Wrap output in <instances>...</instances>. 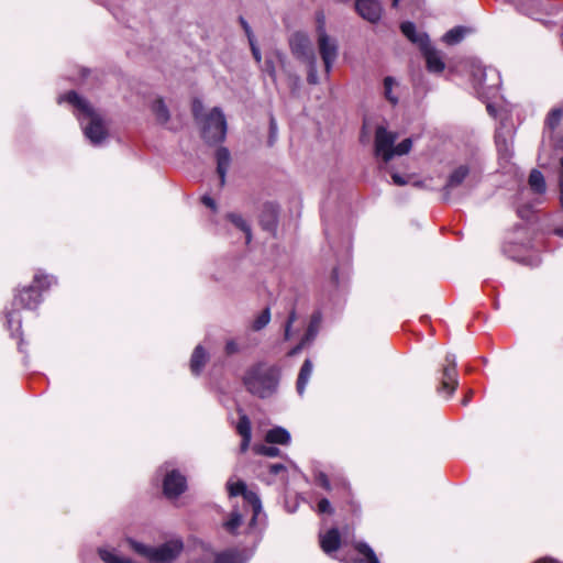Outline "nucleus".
I'll use <instances>...</instances> for the list:
<instances>
[{
	"label": "nucleus",
	"mask_w": 563,
	"mask_h": 563,
	"mask_svg": "<svg viewBox=\"0 0 563 563\" xmlns=\"http://www.w3.org/2000/svg\"><path fill=\"white\" fill-rule=\"evenodd\" d=\"M244 31H245V33H246V35H247V37H249V40H250V38H253V34H252V31H251V27H250V26H247V29H244Z\"/></svg>",
	"instance_id": "obj_50"
},
{
	"label": "nucleus",
	"mask_w": 563,
	"mask_h": 563,
	"mask_svg": "<svg viewBox=\"0 0 563 563\" xmlns=\"http://www.w3.org/2000/svg\"><path fill=\"white\" fill-rule=\"evenodd\" d=\"M263 229L274 231L277 223V210L273 205L265 206L264 213L261 219Z\"/></svg>",
	"instance_id": "obj_24"
},
{
	"label": "nucleus",
	"mask_w": 563,
	"mask_h": 563,
	"mask_svg": "<svg viewBox=\"0 0 563 563\" xmlns=\"http://www.w3.org/2000/svg\"><path fill=\"white\" fill-rule=\"evenodd\" d=\"M54 282L53 276L36 274L33 285L24 287L19 295L14 297L13 306L25 309L36 308L41 302L40 290L47 289Z\"/></svg>",
	"instance_id": "obj_9"
},
{
	"label": "nucleus",
	"mask_w": 563,
	"mask_h": 563,
	"mask_svg": "<svg viewBox=\"0 0 563 563\" xmlns=\"http://www.w3.org/2000/svg\"><path fill=\"white\" fill-rule=\"evenodd\" d=\"M7 324H8V329L10 330L12 335H14L15 332L18 333L21 329L20 314L14 310L8 311L7 312Z\"/></svg>",
	"instance_id": "obj_33"
},
{
	"label": "nucleus",
	"mask_w": 563,
	"mask_h": 563,
	"mask_svg": "<svg viewBox=\"0 0 563 563\" xmlns=\"http://www.w3.org/2000/svg\"><path fill=\"white\" fill-rule=\"evenodd\" d=\"M558 179L560 187V203L563 209V156L559 161Z\"/></svg>",
	"instance_id": "obj_39"
},
{
	"label": "nucleus",
	"mask_w": 563,
	"mask_h": 563,
	"mask_svg": "<svg viewBox=\"0 0 563 563\" xmlns=\"http://www.w3.org/2000/svg\"><path fill=\"white\" fill-rule=\"evenodd\" d=\"M66 101L78 110L85 136L93 144L99 145L108 136V130L101 115L75 91L62 96L58 102Z\"/></svg>",
	"instance_id": "obj_1"
},
{
	"label": "nucleus",
	"mask_w": 563,
	"mask_h": 563,
	"mask_svg": "<svg viewBox=\"0 0 563 563\" xmlns=\"http://www.w3.org/2000/svg\"><path fill=\"white\" fill-rule=\"evenodd\" d=\"M250 45H251V51H252V54H253V57L254 59L257 62V63H261L262 62V55H261V51L260 48L257 47L254 38H250Z\"/></svg>",
	"instance_id": "obj_45"
},
{
	"label": "nucleus",
	"mask_w": 563,
	"mask_h": 563,
	"mask_svg": "<svg viewBox=\"0 0 563 563\" xmlns=\"http://www.w3.org/2000/svg\"><path fill=\"white\" fill-rule=\"evenodd\" d=\"M265 440L268 443L287 444L290 441V434L286 429L276 427L266 433Z\"/></svg>",
	"instance_id": "obj_22"
},
{
	"label": "nucleus",
	"mask_w": 563,
	"mask_h": 563,
	"mask_svg": "<svg viewBox=\"0 0 563 563\" xmlns=\"http://www.w3.org/2000/svg\"><path fill=\"white\" fill-rule=\"evenodd\" d=\"M308 341L309 340H306V338H303L302 341L289 352V355L292 356V355H296L297 353H299L301 351V349L303 347V345L306 344V342H308Z\"/></svg>",
	"instance_id": "obj_47"
},
{
	"label": "nucleus",
	"mask_w": 563,
	"mask_h": 563,
	"mask_svg": "<svg viewBox=\"0 0 563 563\" xmlns=\"http://www.w3.org/2000/svg\"><path fill=\"white\" fill-rule=\"evenodd\" d=\"M312 362L310 360H306L299 371L298 379H297V391L299 395H302L306 386L312 374Z\"/></svg>",
	"instance_id": "obj_20"
},
{
	"label": "nucleus",
	"mask_w": 563,
	"mask_h": 563,
	"mask_svg": "<svg viewBox=\"0 0 563 563\" xmlns=\"http://www.w3.org/2000/svg\"><path fill=\"white\" fill-rule=\"evenodd\" d=\"M279 378V367L266 363H257L245 373L243 382L252 395L267 398L276 393Z\"/></svg>",
	"instance_id": "obj_3"
},
{
	"label": "nucleus",
	"mask_w": 563,
	"mask_h": 563,
	"mask_svg": "<svg viewBox=\"0 0 563 563\" xmlns=\"http://www.w3.org/2000/svg\"><path fill=\"white\" fill-rule=\"evenodd\" d=\"M227 488L230 497H236L241 495L243 497V511L233 509L230 518L224 521L223 527L230 533H235L236 529L242 525L244 512L251 510L252 518L250 526L254 527L257 517L262 512V503L256 493L247 490L246 484L242 481L232 482L231 479L227 483Z\"/></svg>",
	"instance_id": "obj_2"
},
{
	"label": "nucleus",
	"mask_w": 563,
	"mask_h": 563,
	"mask_svg": "<svg viewBox=\"0 0 563 563\" xmlns=\"http://www.w3.org/2000/svg\"><path fill=\"white\" fill-rule=\"evenodd\" d=\"M471 75L477 92L487 97L497 92L500 85L498 71L493 67H485L479 62L471 64Z\"/></svg>",
	"instance_id": "obj_8"
},
{
	"label": "nucleus",
	"mask_w": 563,
	"mask_h": 563,
	"mask_svg": "<svg viewBox=\"0 0 563 563\" xmlns=\"http://www.w3.org/2000/svg\"><path fill=\"white\" fill-rule=\"evenodd\" d=\"M296 311L292 310L290 313H289V317H288V320H287V323L285 325V339L288 340L290 338V328H291V324L296 321Z\"/></svg>",
	"instance_id": "obj_44"
},
{
	"label": "nucleus",
	"mask_w": 563,
	"mask_h": 563,
	"mask_svg": "<svg viewBox=\"0 0 563 563\" xmlns=\"http://www.w3.org/2000/svg\"><path fill=\"white\" fill-rule=\"evenodd\" d=\"M242 553L238 550L230 549L216 555L214 563H242Z\"/></svg>",
	"instance_id": "obj_26"
},
{
	"label": "nucleus",
	"mask_w": 563,
	"mask_h": 563,
	"mask_svg": "<svg viewBox=\"0 0 563 563\" xmlns=\"http://www.w3.org/2000/svg\"><path fill=\"white\" fill-rule=\"evenodd\" d=\"M355 9L363 19L372 23L377 22L382 15V7L377 0H356Z\"/></svg>",
	"instance_id": "obj_14"
},
{
	"label": "nucleus",
	"mask_w": 563,
	"mask_h": 563,
	"mask_svg": "<svg viewBox=\"0 0 563 563\" xmlns=\"http://www.w3.org/2000/svg\"><path fill=\"white\" fill-rule=\"evenodd\" d=\"M445 365L442 369L441 391H445L451 396L457 386L456 357L454 354L445 356Z\"/></svg>",
	"instance_id": "obj_12"
},
{
	"label": "nucleus",
	"mask_w": 563,
	"mask_h": 563,
	"mask_svg": "<svg viewBox=\"0 0 563 563\" xmlns=\"http://www.w3.org/2000/svg\"><path fill=\"white\" fill-rule=\"evenodd\" d=\"M398 84L397 81L390 77L387 76L384 79V95L385 98L391 103L396 104L398 102V96L394 93V87H396Z\"/></svg>",
	"instance_id": "obj_31"
},
{
	"label": "nucleus",
	"mask_w": 563,
	"mask_h": 563,
	"mask_svg": "<svg viewBox=\"0 0 563 563\" xmlns=\"http://www.w3.org/2000/svg\"><path fill=\"white\" fill-rule=\"evenodd\" d=\"M529 186L537 194L545 192V179L541 172L533 169L529 175Z\"/></svg>",
	"instance_id": "obj_25"
},
{
	"label": "nucleus",
	"mask_w": 563,
	"mask_h": 563,
	"mask_svg": "<svg viewBox=\"0 0 563 563\" xmlns=\"http://www.w3.org/2000/svg\"><path fill=\"white\" fill-rule=\"evenodd\" d=\"M271 321V310L269 308H265L253 321L252 329L254 331H260L264 329Z\"/></svg>",
	"instance_id": "obj_34"
},
{
	"label": "nucleus",
	"mask_w": 563,
	"mask_h": 563,
	"mask_svg": "<svg viewBox=\"0 0 563 563\" xmlns=\"http://www.w3.org/2000/svg\"><path fill=\"white\" fill-rule=\"evenodd\" d=\"M240 20H241V23H242L243 29H247V26H250V25L247 24V22H246L243 18H241Z\"/></svg>",
	"instance_id": "obj_52"
},
{
	"label": "nucleus",
	"mask_w": 563,
	"mask_h": 563,
	"mask_svg": "<svg viewBox=\"0 0 563 563\" xmlns=\"http://www.w3.org/2000/svg\"><path fill=\"white\" fill-rule=\"evenodd\" d=\"M470 401V396H465L464 400H463V405H467Z\"/></svg>",
	"instance_id": "obj_54"
},
{
	"label": "nucleus",
	"mask_w": 563,
	"mask_h": 563,
	"mask_svg": "<svg viewBox=\"0 0 563 563\" xmlns=\"http://www.w3.org/2000/svg\"><path fill=\"white\" fill-rule=\"evenodd\" d=\"M99 555L104 563H131L130 559L118 555L114 550L99 549Z\"/></svg>",
	"instance_id": "obj_30"
},
{
	"label": "nucleus",
	"mask_w": 563,
	"mask_h": 563,
	"mask_svg": "<svg viewBox=\"0 0 563 563\" xmlns=\"http://www.w3.org/2000/svg\"><path fill=\"white\" fill-rule=\"evenodd\" d=\"M186 487L187 481L184 475L176 470L167 472L163 483V489L166 497L176 498L185 492Z\"/></svg>",
	"instance_id": "obj_13"
},
{
	"label": "nucleus",
	"mask_w": 563,
	"mask_h": 563,
	"mask_svg": "<svg viewBox=\"0 0 563 563\" xmlns=\"http://www.w3.org/2000/svg\"><path fill=\"white\" fill-rule=\"evenodd\" d=\"M318 512L319 514H332L333 512V508L327 498H322L318 503Z\"/></svg>",
	"instance_id": "obj_40"
},
{
	"label": "nucleus",
	"mask_w": 563,
	"mask_h": 563,
	"mask_svg": "<svg viewBox=\"0 0 563 563\" xmlns=\"http://www.w3.org/2000/svg\"><path fill=\"white\" fill-rule=\"evenodd\" d=\"M217 173L220 178V186L225 184V176L231 163V155L228 148L220 147L216 152Z\"/></svg>",
	"instance_id": "obj_17"
},
{
	"label": "nucleus",
	"mask_w": 563,
	"mask_h": 563,
	"mask_svg": "<svg viewBox=\"0 0 563 563\" xmlns=\"http://www.w3.org/2000/svg\"><path fill=\"white\" fill-rule=\"evenodd\" d=\"M398 134L388 131L384 126H377L374 140L375 156L380 158L387 165L395 156L406 155L412 147V140L405 139L399 144L395 145Z\"/></svg>",
	"instance_id": "obj_4"
},
{
	"label": "nucleus",
	"mask_w": 563,
	"mask_h": 563,
	"mask_svg": "<svg viewBox=\"0 0 563 563\" xmlns=\"http://www.w3.org/2000/svg\"><path fill=\"white\" fill-rule=\"evenodd\" d=\"M355 549L360 554L364 555L367 563H379L375 552L367 543L357 542Z\"/></svg>",
	"instance_id": "obj_32"
},
{
	"label": "nucleus",
	"mask_w": 563,
	"mask_h": 563,
	"mask_svg": "<svg viewBox=\"0 0 563 563\" xmlns=\"http://www.w3.org/2000/svg\"><path fill=\"white\" fill-rule=\"evenodd\" d=\"M413 185L417 187H420V186H422V181H416Z\"/></svg>",
	"instance_id": "obj_55"
},
{
	"label": "nucleus",
	"mask_w": 563,
	"mask_h": 563,
	"mask_svg": "<svg viewBox=\"0 0 563 563\" xmlns=\"http://www.w3.org/2000/svg\"><path fill=\"white\" fill-rule=\"evenodd\" d=\"M309 66V73L307 80L311 85L318 84V74H317V60L313 63H306Z\"/></svg>",
	"instance_id": "obj_38"
},
{
	"label": "nucleus",
	"mask_w": 563,
	"mask_h": 563,
	"mask_svg": "<svg viewBox=\"0 0 563 563\" xmlns=\"http://www.w3.org/2000/svg\"><path fill=\"white\" fill-rule=\"evenodd\" d=\"M202 202H203L207 207H209V208H211V209H216V201H214L211 197H209V196H203V197H202Z\"/></svg>",
	"instance_id": "obj_49"
},
{
	"label": "nucleus",
	"mask_w": 563,
	"mask_h": 563,
	"mask_svg": "<svg viewBox=\"0 0 563 563\" xmlns=\"http://www.w3.org/2000/svg\"><path fill=\"white\" fill-rule=\"evenodd\" d=\"M465 33H466V29L465 27L456 26V27H453L450 31H448L443 35L442 40L448 45H454V44L460 43L464 38Z\"/></svg>",
	"instance_id": "obj_27"
},
{
	"label": "nucleus",
	"mask_w": 563,
	"mask_h": 563,
	"mask_svg": "<svg viewBox=\"0 0 563 563\" xmlns=\"http://www.w3.org/2000/svg\"><path fill=\"white\" fill-rule=\"evenodd\" d=\"M317 45L325 73L329 74L339 56V44L335 37L327 33L323 22H319L317 27Z\"/></svg>",
	"instance_id": "obj_10"
},
{
	"label": "nucleus",
	"mask_w": 563,
	"mask_h": 563,
	"mask_svg": "<svg viewBox=\"0 0 563 563\" xmlns=\"http://www.w3.org/2000/svg\"><path fill=\"white\" fill-rule=\"evenodd\" d=\"M487 110L489 113H493L494 112V109H493V106L492 104H487Z\"/></svg>",
	"instance_id": "obj_53"
},
{
	"label": "nucleus",
	"mask_w": 563,
	"mask_h": 563,
	"mask_svg": "<svg viewBox=\"0 0 563 563\" xmlns=\"http://www.w3.org/2000/svg\"><path fill=\"white\" fill-rule=\"evenodd\" d=\"M495 142L499 154L504 157L509 156L512 146L511 130L508 129L507 131H504V128H499L495 134Z\"/></svg>",
	"instance_id": "obj_16"
},
{
	"label": "nucleus",
	"mask_w": 563,
	"mask_h": 563,
	"mask_svg": "<svg viewBox=\"0 0 563 563\" xmlns=\"http://www.w3.org/2000/svg\"><path fill=\"white\" fill-rule=\"evenodd\" d=\"M399 0H393V5L396 7L398 4Z\"/></svg>",
	"instance_id": "obj_56"
},
{
	"label": "nucleus",
	"mask_w": 563,
	"mask_h": 563,
	"mask_svg": "<svg viewBox=\"0 0 563 563\" xmlns=\"http://www.w3.org/2000/svg\"><path fill=\"white\" fill-rule=\"evenodd\" d=\"M562 115H563L562 110H560V109H553V110L549 113V115H548V118H547V124H548L551 129H555V128L559 125V123H560V121H561V119H562Z\"/></svg>",
	"instance_id": "obj_36"
},
{
	"label": "nucleus",
	"mask_w": 563,
	"mask_h": 563,
	"mask_svg": "<svg viewBox=\"0 0 563 563\" xmlns=\"http://www.w3.org/2000/svg\"><path fill=\"white\" fill-rule=\"evenodd\" d=\"M285 56L280 52H275L274 54L266 57L264 65H263V71L267 74L274 81L276 80V67L275 62H278L279 64H284Z\"/></svg>",
	"instance_id": "obj_23"
},
{
	"label": "nucleus",
	"mask_w": 563,
	"mask_h": 563,
	"mask_svg": "<svg viewBox=\"0 0 563 563\" xmlns=\"http://www.w3.org/2000/svg\"><path fill=\"white\" fill-rule=\"evenodd\" d=\"M320 320H321L320 314L316 313V314L312 316L311 322H310V324L308 327V330H307V333L305 335L306 340L310 341V340H312L316 336L317 328H318V325L320 323Z\"/></svg>",
	"instance_id": "obj_35"
},
{
	"label": "nucleus",
	"mask_w": 563,
	"mask_h": 563,
	"mask_svg": "<svg viewBox=\"0 0 563 563\" xmlns=\"http://www.w3.org/2000/svg\"><path fill=\"white\" fill-rule=\"evenodd\" d=\"M228 219L242 232L245 233V240L246 243L251 242L252 234H251V228L249 223L239 214L236 213H229Z\"/></svg>",
	"instance_id": "obj_28"
},
{
	"label": "nucleus",
	"mask_w": 563,
	"mask_h": 563,
	"mask_svg": "<svg viewBox=\"0 0 563 563\" xmlns=\"http://www.w3.org/2000/svg\"><path fill=\"white\" fill-rule=\"evenodd\" d=\"M269 130H271V140H273L276 137V134H277V123L274 118L271 119Z\"/></svg>",
	"instance_id": "obj_48"
},
{
	"label": "nucleus",
	"mask_w": 563,
	"mask_h": 563,
	"mask_svg": "<svg viewBox=\"0 0 563 563\" xmlns=\"http://www.w3.org/2000/svg\"><path fill=\"white\" fill-rule=\"evenodd\" d=\"M256 452L262 454V455H266V456H277L279 454V449L276 448V446H266V445H261L256 449Z\"/></svg>",
	"instance_id": "obj_37"
},
{
	"label": "nucleus",
	"mask_w": 563,
	"mask_h": 563,
	"mask_svg": "<svg viewBox=\"0 0 563 563\" xmlns=\"http://www.w3.org/2000/svg\"><path fill=\"white\" fill-rule=\"evenodd\" d=\"M225 351L228 354H233V353L238 352V344L234 341L227 342Z\"/></svg>",
	"instance_id": "obj_46"
},
{
	"label": "nucleus",
	"mask_w": 563,
	"mask_h": 563,
	"mask_svg": "<svg viewBox=\"0 0 563 563\" xmlns=\"http://www.w3.org/2000/svg\"><path fill=\"white\" fill-rule=\"evenodd\" d=\"M132 549L146 558L151 563H172L183 551L180 539H172L159 547H147L136 541H130Z\"/></svg>",
	"instance_id": "obj_7"
},
{
	"label": "nucleus",
	"mask_w": 563,
	"mask_h": 563,
	"mask_svg": "<svg viewBox=\"0 0 563 563\" xmlns=\"http://www.w3.org/2000/svg\"><path fill=\"white\" fill-rule=\"evenodd\" d=\"M341 538L338 529L333 528L320 537V545L322 550L330 554L340 548Z\"/></svg>",
	"instance_id": "obj_18"
},
{
	"label": "nucleus",
	"mask_w": 563,
	"mask_h": 563,
	"mask_svg": "<svg viewBox=\"0 0 563 563\" xmlns=\"http://www.w3.org/2000/svg\"><path fill=\"white\" fill-rule=\"evenodd\" d=\"M555 234L563 238V227L555 229Z\"/></svg>",
	"instance_id": "obj_51"
},
{
	"label": "nucleus",
	"mask_w": 563,
	"mask_h": 563,
	"mask_svg": "<svg viewBox=\"0 0 563 563\" xmlns=\"http://www.w3.org/2000/svg\"><path fill=\"white\" fill-rule=\"evenodd\" d=\"M267 468L271 474L278 475L280 473H286V466L282 463H272L267 465Z\"/></svg>",
	"instance_id": "obj_42"
},
{
	"label": "nucleus",
	"mask_w": 563,
	"mask_h": 563,
	"mask_svg": "<svg viewBox=\"0 0 563 563\" xmlns=\"http://www.w3.org/2000/svg\"><path fill=\"white\" fill-rule=\"evenodd\" d=\"M202 104L195 102L194 115L201 123V135L209 144L220 143L227 135V120L220 108H213L206 117H200Z\"/></svg>",
	"instance_id": "obj_5"
},
{
	"label": "nucleus",
	"mask_w": 563,
	"mask_h": 563,
	"mask_svg": "<svg viewBox=\"0 0 563 563\" xmlns=\"http://www.w3.org/2000/svg\"><path fill=\"white\" fill-rule=\"evenodd\" d=\"M316 481H317L318 485L323 487L325 490H330L331 489L330 481H329L328 476L324 473H319L317 475V477H316Z\"/></svg>",
	"instance_id": "obj_43"
},
{
	"label": "nucleus",
	"mask_w": 563,
	"mask_h": 563,
	"mask_svg": "<svg viewBox=\"0 0 563 563\" xmlns=\"http://www.w3.org/2000/svg\"><path fill=\"white\" fill-rule=\"evenodd\" d=\"M402 34L412 43L417 44L426 59L427 68L431 73L440 74L444 70L445 64L441 52L429 44L426 33L417 32L416 26L411 22H404L400 25Z\"/></svg>",
	"instance_id": "obj_6"
},
{
	"label": "nucleus",
	"mask_w": 563,
	"mask_h": 563,
	"mask_svg": "<svg viewBox=\"0 0 563 563\" xmlns=\"http://www.w3.org/2000/svg\"><path fill=\"white\" fill-rule=\"evenodd\" d=\"M389 174H390V177L393 179V183L397 186H404V185H407L408 184V178L406 176H402L400 174H398L397 172L395 170H389Z\"/></svg>",
	"instance_id": "obj_41"
},
{
	"label": "nucleus",
	"mask_w": 563,
	"mask_h": 563,
	"mask_svg": "<svg viewBox=\"0 0 563 563\" xmlns=\"http://www.w3.org/2000/svg\"><path fill=\"white\" fill-rule=\"evenodd\" d=\"M239 413H240V419L236 424V432L242 438L240 450L242 453H244L247 451L250 443H251L252 427H251V421H250L249 417L245 413H243L242 410H239Z\"/></svg>",
	"instance_id": "obj_15"
},
{
	"label": "nucleus",
	"mask_w": 563,
	"mask_h": 563,
	"mask_svg": "<svg viewBox=\"0 0 563 563\" xmlns=\"http://www.w3.org/2000/svg\"><path fill=\"white\" fill-rule=\"evenodd\" d=\"M468 175V168L467 166H459L456 169H454L451 175L449 176L448 183L444 186V195L445 198H448L450 191L457 186H460L466 176Z\"/></svg>",
	"instance_id": "obj_19"
},
{
	"label": "nucleus",
	"mask_w": 563,
	"mask_h": 563,
	"mask_svg": "<svg viewBox=\"0 0 563 563\" xmlns=\"http://www.w3.org/2000/svg\"><path fill=\"white\" fill-rule=\"evenodd\" d=\"M207 361V353L201 345L196 346L190 358V369L198 375L203 368Z\"/></svg>",
	"instance_id": "obj_21"
},
{
	"label": "nucleus",
	"mask_w": 563,
	"mask_h": 563,
	"mask_svg": "<svg viewBox=\"0 0 563 563\" xmlns=\"http://www.w3.org/2000/svg\"><path fill=\"white\" fill-rule=\"evenodd\" d=\"M152 111L161 123H166L169 120V112L162 99H157L152 104Z\"/></svg>",
	"instance_id": "obj_29"
},
{
	"label": "nucleus",
	"mask_w": 563,
	"mask_h": 563,
	"mask_svg": "<svg viewBox=\"0 0 563 563\" xmlns=\"http://www.w3.org/2000/svg\"><path fill=\"white\" fill-rule=\"evenodd\" d=\"M292 55L302 63L316 62V54L307 34L297 32L289 41Z\"/></svg>",
	"instance_id": "obj_11"
}]
</instances>
